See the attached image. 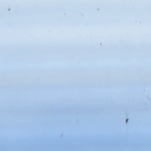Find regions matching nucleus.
<instances>
[{"label":"nucleus","mask_w":151,"mask_h":151,"mask_svg":"<svg viewBox=\"0 0 151 151\" xmlns=\"http://www.w3.org/2000/svg\"><path fill=\"white\" fill-rule=\"evenodd\" d=\"M128 119H127L126 120V122H127L128 121Z\"/></svg>","instance_id":"nucleus-1"}]
</instances>
